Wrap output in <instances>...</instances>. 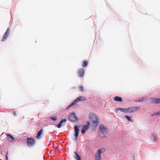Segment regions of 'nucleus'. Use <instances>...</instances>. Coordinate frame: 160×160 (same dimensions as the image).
<instances>
[{"instance_id":"28","label":"nucleus","mask_w":160,"mask_h":160,"mask_svg":"<svg viewBox=\"0 0 160 160\" xmlns=\"http://www.w3.org/2000/svg\"><path fill=\"white\" fill-rule=\"evenodd\" d=\"M159 101H160L159 102H160V98H159Z\"/></svg>"},{"instance_id":"8","label":"nucleus","mask_w":160,"mask_h":160,"mask_svg":"<svg viewBox=\"0 0 160 160\" xmlns=\"http://www.w3.org/2000/svg\"><path fill=\"white\" fill-rule=\"evenodd\" d=\"M73 156L76 160H80V156L79 154V151L77 149L76 151L73 152Z\"/></svg>"},{"instance_id":"20","label":"nucleus","mask_w":160,"mask_h":160,"mask_svg":"<svg viewBox=\"0 0 160 160\" xmlns=\"http://www.w3.org/2000/svg\"><path fill=\"white\" fill-rule=\"evenodd\" d=\"M87 99L85 97H81V101H84L87 100Z\"/></svg>"},{"instance_id":"16","label":"nucleus","mask_w":160,"mask_h":160,"mask_svg":"<svg viewBox=\"0 0 160 160\" xmlns=\"http://www.w3.org/2000/svg\"><path fill=\"white\" fill-rule=\"evenodd\" d=\"M114 99V101L117 102H121L122 101V98L118 96H116L115 97Z\"/></svg>"},{"instance_id":"17","label":"nucleus","mask_w":160,"mask_h":160,"mask_svg":"<svg viewBox=\"0 0 160 160\" xmlns=\"http://www.w3.org/2000/svg\"><path fill=\"white\" fill-rule=\"evenodd\" d=\"M119 110H120L122 112H124V111H125V108H117L115 110V112H116L118 113V112Z\"/></svg>"},{"instance_id":"23","label":"nucleus","mask_w":160,"mask_h":160,"mask_svg":"<svg viewBox=\"0 0 160 160\" xmlns=\"http://www.w3.org/2000/svg\"><path fill=\"white\" fill-rule=\"evenodd\" d=\"M50 118L53 120V121H56L57 120V118L56 117H51Z\"/></svg>"},{"instance_id":"24","label":"nucleus","mask_w":160,"mask_h":160,"mask_svg":"<svg viewBox=\"0 0 160 160\" xmlns=\"http://www.w3.org/2000/svg\"><path fill=\"white\" fill-rule=\"evenodd\" d=\"M147 99L146 98H143L142 99L138 101L139 102H142L143 101L146 100Z\"/></svg>"},{"instance_id":"6","label":"nucleus","mask_w":160,"mask_h":160,"mask_svg":"<svg viewBox=\"0 0 160 160\" xmlns=\"http://www.w3.org/2000/svg\"><path fill=\"white\" fill-rule=\"evenodd\" d=\"M74 133L73 135V139L75 141H77L78 138L79 132V129L77 125H76L74 127Z\"/></svg>"},{"instance_id":"27","label":"nucleus","mask_w":160,"mask_h":160,"mask_svg":"<svg viewBox=\"0 0 160 160\" xmlns=\"http://www.w3.org/2000/svg\"><path fill=\"white\" fill-rule=\"evenodd\" d=\"M13 114L15 115V116H16V112H15V111H14L13 112Z\"/></svg>"},{"instance_id":"12","label":"nucleus","mask_w":160,"mask_h":160,"mask_svg":"<svg viewBox=\"0 0 160 160\" xmlns=\"http://www.w3.org/2000/svg\"><path fill=\"white\" fill-rule=\"evenodd\" d=\"M7 136H8V139L9 141L11 142L15 141V138L11 135L8 133L7 134Z\"/></svg>"},{"instance_id":"4","label":"nucleus","mask_w":160,"mask_h":160,"mask_svg":"<svg viewBox=\"0 0 160 160\" xmlns=\"http://www.w3.org/2000/svg\"><path fill=\"white\" fill-rule=\"evenodd\" d=\"M140 107H135L132 108H125L124 113H131L135 112L138 110L140 109Z\"/></svg>"},{"instance_id":"5","label":"nucleus","mask_w":160,"mask_h":160,"mask_svg":"<svg viewBox=\"0 0 160 160\" xmlns=\"http://www.w3.org/2000/svg\"><path fill=\"white\" fill-rule=\"evenodd\" d=\"M35 139L32 138H28L27 140V144L28 146L31 147L33 146L35 144Z\"/></svg>"},{"instance_id":"18","label":"nucleus","mask_w":160,"mask_h":160,"mask_svg":"<svg viewBox=\"0 0 160 160\" xmlns=\"http://www.w3.org/2000/svg\"><path fill=\"white\" fill-rule=\"evenodd\" d=\"M88 64V62L87 61L85 60L84 61L82 64V66L83 67H85L87 66Z\"/></svg>"},{"instance_id":"14","label":"nucleus","mask_w":160,"mask_h":160,"mask_svg":"<svg viewBox=\"0 0 160 160\" xmlns=\"http://www.w3.org/2000/svg\"><path fill=\"white\" fill-rule=\"evenodd\" d=\"M43 130L41 129L38 133L37 135L36 136V138L37 139H40L41 138V135L42 134Z\"/></svg>"},{"instance_id":"10","label":"nucleus","mask_w":160,"mask_h":160,"mask_svg":"<svg viewBox=\"0 0 160 160\" xmlns=\"http://www.w3.org/2000/svg\"><path fill=\"white\" fill-rule=\"evenodd\" d=\"M68 119L70 121L74 122L77 121L78 118L74 113H72L69 116Z\"/></svg>"},{"instance_id":"29","label":"nucleus","mask_w":160,"mask_h":160,"mask_svg":"<svg viewBox=\"0 0 160 160\" xmlns=\"http://www.w3.org/2000/svg\"><path fill=\"white\" fill-rule=\"evenodd\" d=\"M0 160H2V159H0Z\"/></svg>"},{"instance_id":"2","label":"nucleus","mask_w":160,"mask_h":160,"mask_svg":"<svg viewBox=\"0 0 160 160\" xmlns=\"http://www.w3.org/2000/svg\"><path fill=\"white\" fill-rule=\"evenodd\" d=\"M100 130L99 131V135L102 138L106 137L105 133L107 132V129L103 125H101L99 126Z\"/></svg>"},{"instance_id":"19","label":"nucleus","mask_w":160,"mask_h":160,"mask_svg":"<svg viewBox=\"0 0 160 160\" xmlns=\"http://www.w3.org/2000/svg\"><path fill=\"white\" fill-rule=\"evenodd\" d=\"M157 115H160V111L154 112L153 114H152V116H155Z\"/></svg>"},{"instance_id":"3","label":"nucleus","mask_w":160,"mask_h":160,"mask_svg":"<svg viewBox=\"0 0 160 160\" xmlns=\"http://www.w3.org/2000/svg\"><path fill=\"white\" fill-rule=\"evenodd\" d=\"M105 149L104 148H101L97 151L95 155V160H101V153L104 152Z\"/></svg>"},{"instance_id":"11","label":"nucleus","mask_w":160,"mask_h":160,"mask_svg":"<svg viewBox=\"0 0 160 160\" xmlns=\"http://www.w3.org/2000/svg\"><path fill=\"white\" fill-rule=\"evenodd\" d=\"M79 101H80V97H79L76 99L74 100L72 103L66 109H68L72 107H74L75 106H76L77 105V102H78Z\"/></svg>"},{"instance_id":"9","label":"nucleus","mask_w":160,"mask_h":160,"mask_svg":"<svg viewBox=\"0 0 160 160\" xmlns=\"http://www.w3.org/2000/svg\"><path fill=\"white\" fill-rule=\"evenodd\" d=\"M10 32V29L9 28H8L7 29L6 32L4 33V36L2 39V42L6 40L7 38L9 35Z\"/></svg>"},{"instance_id":"21","label":"nucleus","mask_w":160,"mask_h":160,"mask_svg":"<svg viewBox=\"0 0 160 160\" xmlns=\"http://www.w3.org/2000/svg\"><path fill=\"white\" fill-rule=\"evenodd\" d=\"M125 117L126 118V119H127L129 121L132 122V121L131 118L130 117L126 115V116H125Z\"/></svg>"},{"instance_id":"1","label":"nucleus","mask_w":160,"mask_h":160,"mask_svg":"<svg viewBox=\"0 0 160 160\" xmlns=\"http://www.w3.org/2000/svg\"><path fill=\"white\" fill-rule=\"evenodd\" d=\"M89 118L92 122V126L96 128L99 122V119L97 117L95 114L91 113L90 114Z\"/></svg>"},{"instance_id":"25","label":"nucleus","mask_w":160,"mask_h":160,"mask_svg":"<svg viewBox=\"0 0 160 160\" xmlns=\"http://www.w3.org/2000/svg\"><path fill=\"white\" fill-rule=\"evenodd\" d=\"M6 160H8V152L6 155Z\"/></svg>"},{"instance_id":"13","label":"nucleus","mask_w":160,"mask_h":160,"mask_svg":"<svg viewBox=\"0 0 160 160\" xmlns=\"http://www.w3.org/2000/svg\"><path fill=\"white\" fill-rule=\"evenodd\" d=\"M150 101L152 102L153 103L156 104L160 103V101L159 98L157 99L154 98H151Z\"/></svg>"},{"instance_id":"22","label":"nucleus","mask_w":160,"mask_h":160,"mask_svg":"<svg viewBox=\"0 0 160 160\" xmlns=\"http://www.w3.org/2000/svg\"><path fill=\"white\" fill-rule=\"evenodd\" d=\"M84 73V72L83 69H81V77H82Z\"/></svg>"},{"instance_id":"26","label":"nucleus","mask_w":160,"mask_h":160,"mask_svg":"<svg viewBox=\"0 0 160 160\" xmlns=\"http://www.w3.org/2000/svg\"><path fill=\"white\" fill-rule=\"evenodd\" d=\"M80 88H81V91H83L84 89H83V87L81 86Z\"/></svg>"},{"instance_id":"7","label":"nucleus","mask_w":160,"mask_h":160,"mask_svg":"<svg viewBox=\"0 0 160 160\" xmlns=\"http://www.w3.org/2000/svg\"><path fill=\"white\" fill-rule=\"evenodd\" d=\"M90 124V123L89 122H87V125H84L82 127L81 131L82 134H84L85 133L86 131L89 129Z\"/></svg>"},{"instance_id":"15","label":"nucleus","mask_w":160,"mask_h":160,"mask_svg":"<svg viewBox=\"0 0 160 160\" xmlns=\"http://www.w3.org/2000/svg\"><path fill=\"white\" fill-rule=\"evenodd\" d=\"M67 121V119H62L61 120L60 123L58 125H57V127L58 128H61L62 126V124L63 122H66Z\"/></svg>"}]
</instances>
